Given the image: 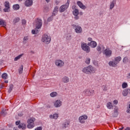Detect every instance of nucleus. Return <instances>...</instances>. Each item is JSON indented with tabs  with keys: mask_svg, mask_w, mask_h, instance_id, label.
<instances>
[{
	"mask_svg": "<svg viewBox=\"0 0 130 130\" xmlns=\"http://www.w3.org/2000/svg\"><path fill=\"white\" fill-rule=\"evenodd\" d=\"M36 29L32 30V34H37L38 33V29H40L42 26V20L39 18H38L36 21Z\"/></svg>",
	"mask_w": 130,
	"mask_h": 130,
	"instance_id": "f257e3e1",
	"label": "nucleus"
},
{
	"mask_svg": "<svg viewBox=\"0 0 130 130\" xmlns=\"http://www.w3.org/2000/svg\"><path fill=\"white\" fill-rule=\"evenodd\" d=\"M82 72L83 73H84V74H87V75H89V74L95 72V69L93 67H92V66L89 65L85 68H84L82 69Z\"/></svg>",
	"mask_w": 130,
	"mask_h": 130,
	"instance_id": "f03ea898",
	"label": "nucleus"
},
{
	"mask_svg": "<svg viewBox=\"0 0 130 130\" xmlns=\"http://www.w3.org/2000/svg\"><path fill=\"white\" fill-rule=\"evenodd\" d=\"M36 119L34 117L30 118L27 120V128H33L34 126H35V124H34V121H35Z\"/></svg>",
	"mask_w": 130,
	"mask_h": 130,
	"instance_id": "7ed1b4c3",
	"label": "nucleus"
},
{
	"mask_svg": "<svg viewBox=\"0 0 130 130\" xmlns=\"http://www.w3.org/2000/svg\"><path fill=\"white\" fill-rule=\"evenodd\" d=\"M42 41L46 44H49V43H50V41H51V37L48 36L46 34H45L42 36Z\"/></svg>",
	"mask_w": 130,
	"mask_h": 130,
	"instance_id": "20e7f679",
	"label": "nucleus"
},
{
	"mask_svg": "<svg viewBox=\"0 0 130 130\" xmlns=\"http://www.w3.org/2000/svg\"><path fill=\"white\" fill-rule=\"evenodd\" d=\"M70 5V0H67V2L65 5H62L59 8V12L60 13H62L69 8V6Z\"/></svg>",
	"mask_w": 130,
	"mask_h": 130,
	"instance_id": "39448f33",
	"label": "nucleus"
},
{
	"mask_svg": "<svg viewBox=\"0 0 130 130\" xmlns=\"http://www.w3.org/2000/svg\"><path fill=\"white\" fill-rule=\"evenodd\" d=\"M81 48L84 51H86L87 53H89L90 52V47L87 45V44L85 43H82L81 44Z\"/></svg>",
	"mask_w": 130,
	"mask_h": 130,
	"instance_id": "423d86ee",
	"label": "nucleus"
},
{
	"mask_svg": "<svg viewBox=\"0 0 130 130\" xmlns=\"http://www.w3.org/2000/svg\"><path fill=\"white\" fill-rule=\"evenodd\" d=\"M72 27L73 29H75V31L76 33H82L83 32V30L82 29V27L79 25H77L76 24H73Z\"/></svg>",
	"mask_w": 130,
	"mask_h": 130,
	"instance_id": "0eeeda50",
	"label": "nucleus"
},
{
	"mask_svg": "<svg viewBox=\"0 0 130 130\" xmlns=\"http://www.w3.org/2000/svg\"><path fill=\"white\" fill-rule=\"evenodd\" d=\"M104 54H105L107 57H110L112 54V51L109 48H107L104 50Z\"/></svg>",
	"mask_w": 130,
	"mask_h": 130,
	"instance_id": "6e6552de",
	"label": "nucleus"
},
{
	"mask_svg": "<svg viewBox=\"0 0 130 130\" xmlns=\"http://www.w3.org/2000/svg\"><path fill=\"white\" fill-rule=\"evenodd\" d=\"M55 65L58 67V68H62L64 66V62L61 60H56L55 62Z\"/></svg>",
	"mask_w": 130,
	"mask_h": 130,
	"instance_id": "1a4fd4ad",
	"label": "nucleus"
},
{
	"mask_svg": "<svg viewBox=\"0 0 130 130\" xmlns=\"http://www.w3.org/2000/svg\"><path fill=\"white\" fill-rule=\"evenodd\" d=\"M88 118V116L86 115H83L79 118V120L80 123H85V120Z\"/></svg>",
	"mask_w": 130,
	"mask_h": 130,
	"instance_id": "9d476101",
	"label": "nucleus"
},
{
	"mask_svg": "<svg viewBox=\"0 0 130 130\" xmlns=\"http://www.w3.org/2000/svg\"><path fill=\"white\" fill-rule=\"evenodd\" d=\"M24 5L25 7H31L33 5V1L26 0L24 3Z\"/></svg>",
	"mask_w": 130,
	"mask_h": 130,
	"instance_id": "9b49d317",
	"label": "nucleus"
},
{
	"mask_svg": "<svg viewBox=\"0 0 130 130\" xmlns=\"http://www.w3.org/2000/svg\"><path fill=\"white\" fill-rule=\"evenodd\" d=\"M5 6L6 8L4 10V12L7 13V12H9V9H10V3L7 1L5 3Z\"/></svg>",
	"mask_w": 130,
	"mask_h": 130,
	"instance_id": "f8f14e48",
	"label": "nucleus"
},
{
	"mask_svg": "<svg viewBox=\"0 0 130 130\" xmlns=\"http://www.w3.org/2000/svg\"><path fill=\"white\" fill-rule=\"evenodd\" d=\"M77 4L80 9H82V10H86V6L84 5L82 2L80 1H78Z\"/></svg>",
	"mask_w": 130,
	"mask_h": 130,
	"instance_id": "ddd939ff",
	"label": "nucleus"
},
{
	"mask_svg": "<svg viewBox=\"0 0 130 130\" xmlns=\"http://www.w3.org/2000/svg\"><path fill=\"white\" fill-rule=\"evenodd\" d=\"M88 45H89V46H91V47H92V48H95V47L97 46V43L94 41H92L90 43H88Z\"/></svg>",
	"mask_w": 130,
	"mask_h": 130,
	"instance_id": "4468645a",
	"label": "nucleus"
},
{
	"mask_svg": "<svg viewBox=\"0 0 130 130\" xmlns=\"http://www.w3.org/2000/svg\"><path fill=\"white\" fill-rule=\"evenodd\" d=\"M62 82L64 84H67L70 82V78L68 76H64L62 78Z\"/></svg>",
	"mask_w": 130,
	"mask_h": 130,
	"instance_id": "2eb2a0df",
	"label": "nucleus"
},
{
	"mask_svg": "<svg viewBox=\"0 0 130 130\" xmlns=\"http://www.w3.org/2000/svg\"><path fill=\"white\" fill-rule=\"evenodd\" d=\"M61 101L60 100H57L54 103L55 107H60L61 106Z\"/></svg>",
	"mask_w": 130,
	"mask_h": 130,
	"instance_id": "dca6fc26",
	"label": "nucleus"
},
{
	"mask_svg": "<svg viewBox=\"0 0 130 130\" xmlns=\"http://www.w3.org/2000/svg\"><path fill=\"white\" fill-rule=\"evenodd\" d=\"M0 26H2V27L6 28V26H7V23L5 20L0 19Z\"/></svg>",
	"mask_w": 130,
	"mask_h": 130,
	"instance_id": "f3484780",
	"label": "nucleus"
},
{
	"mask_svg": "<svg viewBox=\"0 0 130 130\" xmlns=\"http://www.w3.org/2000/svg\"><path fill=\"white\" fill-rule=\"evenodd\" d=\"M84 94L86 96H91V95H92V92L91 91H90V90L86 89L84 91Z\"/></svg>",
	"mask_w": 130,
	"mask_h": 130,
	"instance_id": "a211bd4d",
	"label": "nucleus"
},
{
	"mask_svg": "<svg viewBox=\"0 0 130 130\" xmlns=\"http://www.w3.org/2000/svg\"><path fill=\"white\" fill-rule=\"evenodd\" d=\"M18 128H21L22 129H26V125L24 123H21L18 125Z\"/></svg>",
	"mask_w": 130,
	"mask_h": 130,
	"instance_id": "6ab92c4d",
	"label": "nucleus"
},
{
	"mask_svg": "<svg viewBox=\"0 0 130 130\" xmlns=\"http://www.w3.org/2000/svg\"><path fill=\"white\" fill-rule=\"evenodd\" d=\"M109 64L110 67H116V64H117V62H116L115 61H110L109 62Z\"/></svg>",
	"mask_w": 130,
	"mask_h": 130,
	"instance_id": "aec40b11",
	"label": "nucleus"
},
{
	"mask_svg": "<svg viewBox=\"0 0 130 130\" xmlns=\"http://www.w3.org/2000/svg\"><path fill=\"white\" fill-rule=\"evenodd\" d=\"M115 1L113 0L112 2H111V4L110 5V9L112 10L114 8V5L116 4Z\"/></svg>",
	"mask_w": 130,
	"mask_h": 130,
	"instance_id": "412c9836",
	"label": "nucleus"
},
{
	"mask_svg": "<svg viewBox=\"0 0 130 130\" xmlns=\"http://www.w3.org/2000/svg\"><path fill=\"white\" fill-rule=\"evenodd\" d=\"M50 118H53L54 119H57V118H58V114H54L53 115H50Z\"/></svg>",
	"mask_w": 130,
	"mask_h": 130,
	"instance_id": "4be33fe9",
	"label": "nucleus"
},
{
	"mask_svg": "<svg viewBox=\"0 0 130 130\" xmlns=\"http://www.w3.org/2000/svg\"><path fill=\"white\" fill-rule=\"evenodd\" d=\"M107 107L109 109H112L113 108V106L112 105V104L110 102H109L107 104Z\"/></svg>",
	"mask_w": 130,
	"mask_h": 130,
	"instance_id": "5701e85b",
	"label": "nucleus"
},
{
	"mask_svg": "<svg viewBox=\"0 0 130 130\" xmlns=\"http://www.w3.org/2000/svg\"><path fill=\"white\" fill-rule=\"evenodd\" d=\"M73 14L74 16H78V15H79V10L75 9L73 11Z\"/></svg>",
	"mask_w": 130,
	"mask_h": 130,
	"instance_id": "b1692460",
	"label": "nucleus"
},
{
	"mask_svg": "<svg viewBox=\"0 0 130 130\" xmlns=\"http://www.w3.org/2000/svg\"><path fill=\"white\" fill-rule=\"evenodd\" d=\"M28 40H29V38L28 36L24 37L23 40V43H24V44H26V43H27L28 42Z\"/></svg>",
	"mask_w": 130,
	"mask_h": 130,
	"instance_id": "393cba45",
	"label": "nucleus"
},
{
	"mask_svg": "<svg viewBox=\"0 0 130 130\" xmlns=\"http://www.w3.org/2000/svg\"><path fill=\"white\" fill-rule=\"evenodd\" d=\"M127 94H128V91L127 89H126L124 90L122 92V95L123 96H125L127 95Z\"/></svg>",
	"mask_w": 130,
	"mask_h": 130,
	"instance_id": "a878e982",
	"label": "nucleus"
},
{
	"mask_svg": "<svg viewBox=\"0 0 130 130\" xmlns=\"http://www.w3.org/2000/svg\"><path fill=\"white\" fill-rule=\"evenodd\" d=\"M13 9L14 10H15V11H17L20 9V5L18 4H16L13 6Z\"/></svg>",
	"mask_w": 130,
	"mask_h": 130,
	"instance_id": "bb28decb",
	"label": "nucleus"
},
{
	"mask_svg": "<svg viewBox=\"0 0 130 130\" xmlns=\"http://www.w3.org/2000/svg\"><path fill=\"white\" fill-rule=\"evenodd\" d=\"M69 125H70V123L69 122H66L62 124V128H66V127H68Z\"/></svg>",
	"mask_w": 130,
	"mask_h": 130,
	"instance_id": "cd10ccee",
	"label": "nucleus"
},
{
	"mask_svg": "<svg viewBox=\"0 0 130 130\" xmlns=\"http://www.w3.org/2000/svg\"><path fill=\"white\" fill-rule=\"evenodd\" d=\"M50 96H51V97H53V98L56 97V96H57V92H53L50 94Z\"/></svg>",
	"mask_w": 130,
	"mask_h": 130,
	"instance_id": "c85d7f7f",
	"label": "nucleus"
},
{
	"mask_svg": "<svg viewBox=\"0 0 130 130\" xmlns=\"http://www.w3.org/2000/svg\"><path fill=\"white\" fill-rule=\"evenodd\" d=\"M115 60L116 62H117V63H118L119 61L121 60V57L120 56L117 57L115 58Z\"/></svg>",
	"mask_w": 130,
	"mask_h": 130,
	"instance_id": "c756f323",
	"label": "nucleus"
},
{
	"mask_svg": "<svg viewBox=\"0 0 130 130\" xmlns=\"http://www.w3.org/2000/svg\"><path fill=\"white\" fill-rule=\"evenodd\" d=\"M1 115L2 116H6L7 115V110H3L1 112Z\"/></svg>",
	"mask_w": 130,
	"mask_h": 130,
	"instance_id": "7c9ffc66",
	"label": "nucleus"
},
{
	"mask_svg": "<svg viewBox=\"0 0 130 130\" xmlns=\"http://www.w3.org/2000/svg\"><path fill=\"white\" fill-rule=\"evenodd\" d=\"M13 88H14V85L13 84H10L9 86V89L8 90L9 93H11L13 91Z\"/></svg>",
	"mask_w": 130,
	"mask_h": 130,
	"instance_id": "2f4dec72",
	"label": "nucleus"
},
{
	"mask_svg": "<svg viewBox=\"0 0 130 130\" xmlns=\"http://www.w3.org/2000/svg\"><path fill=\"white\" fill-rule=\"evenodd\" d=\"M23 65H21L19 69H18L19 74H22V73H23Z\"/></svg>",
	"mask_w": 130,
	"mask_h": 130,
	"instance_id": "473e14b6",
	"label": "nucleus"
},
{
	"mask_svg": "<svg viewBox=\"0 0 130 130\" xmlns=\"http://www.w3.org/2000/svg\"><path fill=\"white\" fill-rule=\"evenodd\" d=\"M3 79L4 80H6V79H8V74L7 73H4L2 76Z\"/></svg>",
	"mask_w": 130,
	"mask_h": 130,
	"instance_id": "72a5a7b5",
	"label": "nucleus"
},
{
	"mask_svg": "<svg viewBox=\"0 0 130 130\" xmlns=\"http://www.w3.org/2000/svg\"><path fill=\"white\" fill-rule=\"evenodd\" d=\"M23 55V54H20L19 55H18V56L16 57L15 58H14V61H17V60H18V59H20V58L21 57H22V56Z\"/></svg>",
	"mask_w": 130,
	"mask_h": 130,
	"instance_id": "f704fd0d",
	"label": "nucleus"
},
{
	"mask_svg": "<svg viewBox=\"0 0 130 130\" xmlns=\"http://www.w3.org/2000/svg\"><path fill=\"white\" fill-rule=\"evenodd\" d=\"M91 61V59L90 58H86L85 59V63L87 64H90V62Z\"/></svg>",
	"mask_w": 130,
	"mask_h": 130,
	"instance_id": "c9c22d12",
	"label": "nucleus"
},
{
	"mask_svg": "<svg viewBox=\"0 0 130 130\" xmlns=\"http://www.w3.org/2000/svg\"><path fill=\"white\" fill-rule=\"evenodd\" d=\"M57 12H58V7L56 6L54 8V9L53 10V13L54 14H56V13H57Z\"/></svg>",
	"mask_w": 130,
	"mask_h": 130,
	"instance_id": "e433bc0d",
	"label": "nucleus"
},
{
	"mask_svg": "<svg viewBox=\"0 0 130 130\" xmlns=\"http://www.w3.org/2000/svg\"><path fill=\"white\" fill-rule=\"evenodd\" d=\"M19 21H20V18L17 17L14 19L13 22L14 23H18V22H19Z\"/></svg>",
	"mask_w": 130,
	"mask_h": 130,
	"instance_id": "4c0bfd02",
	"label": "nucleus"
},
{
	"mask_svg": "<svg viewBox=\"0 0 130 130\" xmlns=\"http://www.w3.org/2000/svg\"><path fill=\"white\" fill-rule=\"evenodd\" d=\"M122 87L123 89L126 88V87H127V83H125V82L123 83L122 84Z\"/></svg>",
	"mask_w": 130,
	"mask_h": 130,
	"instance_id": "58836bf2",
	"label": "nucleus"
},
{
	"mask_svg": "<svg viewBox=\"0 0 130 130\" xmlns=\"http://www.w3.org/2000/svg\"><path fill=\"white\" fill-rule=\"evenodd\" d=\"M96 50L100 52V53H101V47L100 46H98L96 47Z\"/></svg>",
	"mask_w": 130,
	"mask_h": 130,
	"instance_id": "ea45409f",
	"label": "nucleus"
},
{
	"mask_svg": "<svg viewBox=\"0 0 130 130\" xmlns=\"http://www.w3.org/2000/svg\"><path fill=\"white\" fill-rule=\"evenodd\" d=\"M114 113L116 114V115L114 116V117H116V116H117V112L118 111V110L117 109V108H116L114 109Z\"/></svg>",
	"mask_w": 130,
	"mask_h": 130,
	"instance_id": "a19ab883",
	"label": "nucleus"
},
{
	"mask_svg": "<svg viewBox=\"0 0 130 130\" xmlns=\"http://www.w3.org/2000/svg\"><path fill=\"white\" fill-rule=\"evenodd\" d=\"M102 88L103 91H107V86L106 85H103Z\"/></svg>",
	"mask_w": 130,
	"mask_h": 130,
	"instance_id": "79ce46f5",
	"label": "nucleus"
},
{
	"mask_svg": "<svg viewBox=\"0 0 130 130\" xmlns=\"http://www.w3.org/2000/svg\"><path fill=\"white\" fill-rule=\"evenodd\" d=\"M126 112L127 113H130V104L128 105V107H127Z\"/></svg>",
	"mask_w": 130,
	"mask_h": 130,
	"instance_id": "37998d69",
	"label": "nucleus"
},
{
	"mask_svg": "<svg viewBox=\"0 0 130 130\" xmlns=\"http://www.w3.org/2000/svg\"><path fill=\"white\" fill-rule=\"evenodd\" d=\"M52 17H49L47 19L48 22H50L51 21H52L53 20Z\"/></svg>",
	"mask_w": 130,
	"mask_h": 130,
	"instance_id": "c03bdc74",
	"label": "nucleus"
},
{
	"mask_svg": "<svg viewBox=\"0 0 130 130\" xmlns=\"http://www.w3.org/2000/svg\"><path fill=\"white\" fill-rule=\"evenodd\" d=\"M126 61H127V58L126 57H124L123 59V62H124V63H125V62H126Z\"/></svg>",
	"mask_w": 130,
	"mask_h": 130,
	"instance_id": "a18cd8bd",
	"label": "nucleus"
},
{
	"mask_svg": "<svg viewBox=\"0 0 130 130\" xmlns=\"http://www.w3.org/2000/svg\"><path fill=\"white\" fill-rule=\"evenodd\" d=\"M113 103L114 104H115L116 105L117 104H118V101H117V100H115L113 101Z\"/></svg>",
	"mask_w": 130,
	"mask_h": 130,
	"instance_id": "49530a36",
	"label": "nucleus"
},
{
	"mask_svg": "<svg viewBox=\"0 0 130 130\" xmlns=\"http://www.w3.org/2000/svg\"><path fill=\"white\" fill-rule=\"evenodd\" d=\"M22 23L23 25H25L26 23V20L23 19L22 20Z\"/></svg>",
	"mask_w": 130,
	"mask_h": 130,
	"instance_id": "de8ad7c7",
	"label": "nucleus"
},
{
	"mask_svg": "<svg viewBox=\"0 0 130 130\" xmlns=\"http://www.w3.org/2000/svg\"><path fill=\"white\" fill-rule=\"evenodd\" d=\"M35 130H42V127H38L35 129Z\"/></svg>",
	"mask_w": 130,
	"mask_h": 130,
	"instance_id": "09e8293b",
	"label": "nucleus"
},
{
	"mask_svg": "<svg viewBox=\"0 0 130 130\" xmlns=\"http://www.w3.org/2000/svg\"><path fill=\"white\" fill-rule=\"evenodd\" d=\"M20 123L21 122L20 121H17L16 122V125H19V124H20Z\"/></svg>",
	"mask_w": 130,
	"mask_h": 130,
	"instance_id": "8fccbe9b",
	"label": "nucleus"
},
{
	"mask_svg": "<svg viewBox=\"0 0 130 130\" xmlns=\"http://www.w3.org/2000/svg\"><path fill=\"white\" fill-rule=\"evenodd\" d=\"M74 19L75 20H79V16H75V17H74Z\"/></svg>",
	"mask_w": 130,
	"mask_h": 130,
	"instance_id": "3c124183",
	"label": "nucleus"
},
{
	"mask_svg": "<svg viewBox=\"0 0 130 130\" xmlns=\"http://www.w3.org/2000/svg\"><path fill=\"white\" fill-rule=\"evenodd\" d=\"M88 41H90V42H91V41H93L92 38H89L88 39Z\"/></svg>",
	"mask_w": 130,
	"mask_h": 130,
	"instance_id": "603ef678",
	"label": "nucleus"
},
{
	"mask_svg": "<svg viewBox=\"0 0 130 130\" xmlns=\"http://www.w3.org/2000/svg\"><path fill=\"white\" fill-rule=\"evenodd\" d=\"M127 78H128V79H129L130 78V73H129L128 74V76H127Z\"/></svg>",
	"mask_w": 130,
	"mask_h": 130,
	"instance_id": "864d4df0",
	"label": "nucleus"
},
{
	"mask_svg": "<svg viewBox=\"0 0 130 130\" xmlns=\"http://www.w3.org/2000/svg\"><path fill=\"white\" fill-rule=\"evenodd\" d=\"M55 4H56V5H58V4H59V2H58V1H56V2H55Z\"/></svg>",
	"mask_w": 130,
	"mask_h": 130,
	"instance_id": "5fc2aeb1",
	"label": "nucleus"
},
{
	"mask_svg": "<svg viewBox=\"0 0 130 130\" xmlns=\"http://www.w3.org/2000/svg\"><path fill=\"white\" fill-rule=\"evenodd\" d=\"M123 128H124V127H122L121 128H119V130H122V129H123Z\"/></svg>",
	"mask_w": 130,
	"mask_h": 130,
	"instance_id": "6e6d98bb",
	"label": "nucleus"
},
{
	"mask_svg": "<svg viewBox=\"0 0 130 130\" xmlns=\"http://www.w3.org/2000/svg\"><path fill=\"white\" fill-rule=\"evenodd\" d=\"M76 8L75 6H72V9H73V10H75V9H76V8Z\"/></svg>",
	"mask_w": 130,
	"mask_h": 130,
	"instance_id": "4d7b16f0",
	"label": "nucleus"
},
{
	"mask_svg": "<svg viewBox=\"0 0 130 130\" xmlns=\"http://www.w3.org/2000/svg\"><path fill=\"white\" fill-rule=\"evenodd\" d=\"M125 130H130L129 127H127Z\"/></svg>",
	"mask_w": 130,
	"mask_h": 130,
	"instance_id": "13d9d810",
	"label": "nucleus"
},
{
	"mask_svg": "<svg viewBox=\"0 0 130 130\" xmlns=\"http://www.w3.org/2000/svg\"><path fill=\"white\" fill-rule=\"evenodd\" d=\"M128 94H130V89H127Z\"/></svg>",
	"mask_w": 130,
	"mask_h": 130,
	"instance_id": "bf43d9fd",
	"label": "nucleus"
},
{
	"mask_svg": "<svg viewBox=\"0 0 130 130\" xmlns=\"http://www.w3.org/2000/svg\"><path fill=\"white\" fill-rule=\"evenodd\" d=\"M79 14L81 15H83V12H80Z\"/></svg>",
	"mask_w": 130,
	"mask_h": 130,
	"instance_id": "052dcab7",
	"label": "nucleus"
},
{
	"mask_svg": "<svg viewBox=\"0 0 130 130\" xmlns=\"http://www.w3.org/2000/svg\"><path fill=\"white\" fill-rule=\"evenodd\" d=\"M19 116H23V114H21L20 115V114H18Z\"/></svg>",
	"mask_w": 130,
	"mask_h": 130,
	"instance_id": "680f3d73",
	"label": "nucleus"
},
{
	"mask_svg": "<svg viewBox=\"0 0 130 130\" xmlns=\"http://www.w3.org/2000/svg\"><path fill=\"white\" fill-rule=\"evenodd\" d=\"M50 0H46V2H47V3H49V2L50 1Z\"/></svg>",
	"mask_w": 130,
	"mask_h": 130,
	"instance_id": "e2e57ef3",
	"label": "nucleus"
},
{
	"mask_svg": "<svg viewBox=\"0 0 130 130\" xmlns=\"http://www.w3.org/2000/svg\"><path fill=\"white\" fill-rule=\"evenodd\" d=\"M5 82L7 84V83H8V81H5Z\"/></svg>",
	"mask_w": 130,
	"mask_h": 130,
	"instance_id": "0e129e2a",
	"label": "nucleus"
},
{
	"mask_svg": "<svg viewBox=\"0 0 130 130\" xmlns=\"http://www.w3.org/2000/svg\"><path fill=\"white\" fill-rule=\"evenodd\" d=\"M0 11H2V7L0 6Z\"/></svg>",
	"mask_w": 130,
	"mask_h": 130,
	"instance_id": "69168bd1",
	"label": "nucleus"
},
{
	"mask_svg": "<svg viewBox=\"0 0 130 130\" xmlns=\"http://www.w3.org/2000/svg\"><path fill=\"white\" fill-rule=\"evenodd\" d=\"M23 0H18L19 2H22Z\"/></svg>",
	"mask_w": 130,
	"mask_h": 130,
	"instance_id": "338daca9",
	"label": "nucleus"
},
{
	"mask_svg": "<svg viewBox=\"0 0 130 130\" xmlns=\"http://www.w3.org/2000/svg\"><path fill=\"white\" fill-rule=\"evenodd\" d=\"M3 87H4V86H2L1 88H3Z\"/></svg>",
	"mask_w": 130,
	"mask_h": 130,
	"instance_id": "774afa93",
	"label": "nucleus"
}]
</instances>
